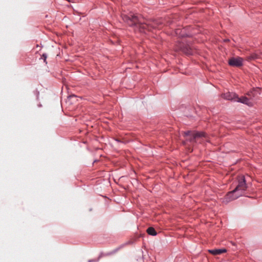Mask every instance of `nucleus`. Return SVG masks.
<instances>
[{"label": "nucleus", "instance_id": "nucleus-5", "mask_svg": "<svg viewBox=\"0 0 262 262\" xmlns=\"http://www.w3.org/2000/svg\"><path fill=\"white\" fill-rule=\"evenodd\" d=\"M243 59L239 57H232L228 60V63L230 66L239 67L243 65Z\"/></svg>", "mask_w": 262, "mask_h": 262}, {"label": "nucleus", "instance_id": "nucleus-6", "mask_svg": "<svg viewBox=\"0 0 262 262\" xmlns=\"http://www.w3.org/2000/svg\"><path fill=\"white\" fill-rule=\"evenodd\" d=\"M177 50L181 51L187 55H191L193 53V50L191 48L189 45L184 43H180Z\"/></svg>", "mask_w": 262, "mask_h": 262}, {"label": "nucleus", "instance_id": "nucleus-14", "mask_svg": "<svg viewBox=\"0 0 262 262\" xmlns=\"http://www.w3.org/2000/svg\"><path fill=\"white\" fill-rule=\"evenodd\" d=\"M247 95H248V96H249V97L251 96V94H250V93H248V94H247Z\"/></svg>", "mask_w": 262, "mask_h": 262}, {"label": "nucleus", "instance_id": "nucleus-2", "mask_svg": "<svg viewBox=\"0 0 262 262\" xmlns=\"http://www.w3.org/2000/svg\"><path fill=\"white\" fill-rule=\"evenodd\" d=\"M182 135L186 140H189L191 142L203 143L209 141V137L204 132H198L188 130L183 132Z\"/></svg>", "mask_w": 262, "mask_h": 262}, {"label": "nucleus", "instance_id": "nucleus-10", "mask_svg": "<svg viewBox=\"0 0 262 262\" xmlns=\"http://www.w3.org/2000/svg\"><path fill=\"white\" fill-rule=\"evenodd\" d=\"M147 232L148 234L155 236L157 234V232L153 227H149L147 229Z\"/></svg>", "mask_w": 262, "mask_h": 262}, {"label": "nucleus", "instance_id": "nucleus-12", "mask_svg": "<svg viewBox=\"0 0 262 262\" xmlns=\"http://www.w3.org/2000/svg\"><path fill=\"white\" fill-rule=\"evenodd\" d=\"M179 31H180V29H177V31H176V33L177 34L179 33Z\"/></svg>", "mask_w": 262, "mask_h": 262}, {"label": "nucleus", "instance_id": "nucleus-3", "mask_svg": "<svg viewBox=\"0 0 262 262\" xmlns=\"http://www.w3.org/2000/svg\"><path fill=\"white\" fill-rule=\"evenodd\" d=\"M237 184L235 188L233 190V192H236L238 194H241V196L243 195L244 192L247 189V185L246 183L245 178L244 176L241 175L237 178Z\"/></svg>", "mask_w": 262, "mask_h": 262}, {"label": "nucleus", "instance_id": "nucleus-4", "mask_svg": "<svg viewBox=\"0 0 262 262\" xmlns=\"http://www.w3.org/2000/svg\"><path fill=\"white\" fill-rule=\"evenodd\" d=\"M241 196V194H238L236 192H233V190L228 192L224 198L221 199L222 203L227 204L230 201L237 199Z\"/></svg>", "mask_w": 262, "mask_h": 262}, {"label": "nucleus", "instance_id": "nucleus-11", "mask_svg": "<svg viewBox=\"0 0 262 262\" xmlns=\"http://www.w3.org/2000/svg\"><path fill=\"white\" fill-rule=\"evenodd\" d=\"M42 57L43 58L44 61L46 62V58H47V55L45 54L42 55Z\"/></svg>", "mask_w": 262, "mask_h": 262}, {"label": "nucleus", "instance_id": "nucleus-1", "mask_svg": "<svg viewBox=\"0 0 262 262\" xmlns=\"http://www.w3.org/2000/svg\"><path fill=\"white\" fill-rule=\"evenodd\" d=\"M121 17L124 22L130 26L135 27L140 32H144L145 30L151 31L152 29L161 28L162 21L160 20H150L145 22L142 17L132 13L128 15L122 14Z\"/></svg>", "mask_w": 262, "mask_h": 262}, {"label": "nucleus", "instance_id": "nucleus-13", "mask_svg": "<svg viewBox=\"0 0 262 262\" xmlns=\"http://www.w3.org/2000/svg\"><path fill=\"white\" fill-rule=\"evenodd\" d=\"M252 58H257V57H256V55H254V56H253L252 57Z\"/></svg>", "mask_w": 262, "mask_h": 262}, {"label": "nucleus", "instance_id": "nucleus-8", "mask_svg": "<svg viewBox=\"0 0 262 262\" xmlns=\"http://www.w3.org/2000/svg\"><path fill=\"white\" fill-rule=\"evenodd\" d=\"M235 101L243 103L244 104H246L249 106H251L252 104V102L250 100V99L246 97H242L241 98H238L237 96Z\"/></svg>", "mask_w": 262, "mask_h": 262}, {"label": "nucleus", "instance_id": "nucleus-9", "mask_svg": "<svg viewBox=\"0 0 262 262\" xmlns=\"http://www.w3.org/2000/svg\"><path fill=\"white\" fill-rule=\"evenodd\" d=\"M209 252L213 255H220L223 253H225L226 252V250L225 249H213V250H209Z\"/></svg>", "mask_w": 262, "mask_h": 262}, {"label": "nucleus", "instance_id": "nucleus-7", "mask_svg": "<svg viewBox=\"0 0 262 262\" xmlns=\"http://www.w3.org/2000/svg\"><path fill=\"white\" fill-rule=\"evenodd\" d=\"M222 97L225 99L235 101L237 97V95L234 93L227 92L223 94Z\"/></svg>", "mask_w": 262, "mask_h": 262}]
</instances>
